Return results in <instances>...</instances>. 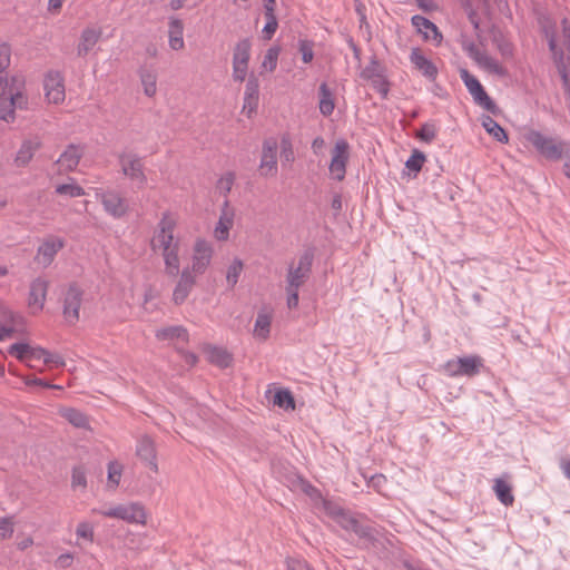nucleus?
<instances>
[{
  "mask_svg": "<svg viewBox=\"0 0 570 570\" xmlns=\"http://www.w3.org/2000/svg\"><path fill=\"white\" fill-rule=\"evenodd\" d=\"M279 52H281V48L277 46H274V47H271L269 49H267V51L264 56V60L262 62V67L269 71H274L277 66V59H278Z\"/></svg>",
  "mask_w": 570,
  "mask_h": 570,
  "instance_id": "44",
  "label": "nucleus"
},
{
  "mask_svg": "<svg viewBox=\"0 0 570 570\" xmlns=\"http://www.w3.org/2000/svg\"><path fill=\"white\" fill-rule=\"evenodd\" d=\"M11 49L7 43L0 45V72L4 71L10 65Z\"/></svg>",
  "mask_w": 570,
  "mask_h": 570,
  "instance_id": "57",
  "label": "nucleus"
},
{
  "mask_svg": "<svg viewBox=\"0 0 570 570\" xmlns=\"http://www.w3.org/2000/svg\"><path fill=\"white\" fill-rule=\"evenodd\" d=\"M175 223L169 219L168 214H164L159 222V234L157 240L164 249L165 269L169 276L176 277L179 274L178 245L171 246L174 239L173 230Z\"/></svg>",
  "mask_w": 570,
  "mask_h": 570,
  "instance_id": "2",
  "label": "nucleus"
},
{
  "mask_svg": "<svg viewBox=\"0 0 570 570\" xmlns=\"http://www.w3.org/2000/svg\"><path fill=\"white\" fill-rule=\"evenodd\" d=\"M412 24L416 28L417 32H420L423 36L424 40H432L436 45H440L443 37L442 33L439 31L438 27L428 18L423 16H413Z\"/></svg>",
  "mask_w": 570,
  "mask_h": 570,
  "instance_id": "17",
  "label": "nucleus"
},
{
  "mask_svg": "<svg viewBox=\"0 0 570 570\" xmlns=\"http://www.w3.org/2000/svg\"><path fill=\"white\" fill-rule=\"evenodd\" d=\"M303 493H305L312 501L315 503H318L321 500H323V495L318 489H316L314 485L309 483V481L306 480V482H301V490Z\"/></svg>",
  "mask_w": 570,
  "mask_h": 570,
  "instance_id": "50",
  "label": "nucleus"
},
{
  "mask_svg": "<svg viewBox=\"0 0 570 570\" xmlns=\"http://www.w3.org/2000/svg\"><path fill=\"white\" fill-rule=\"evenodd\" d=\"M351 531L354 532L360 539L365 540L372 547L376 546L377 538L375 535L376 530L374 528L370 525H363L357 520L355 527H353Z\"/></svg>",
  "mask_w": 570,
  "mask_h": 570,
  "instance_id": "37",
  "label": "nucleus"
},
{
  "mask_svg": "<svg viewBox=\"0 0 570 570\" xmlns=\"http://www.w3.org/2000/svg\"><path fill=\"white\" fill-rule=\"evenodd\" d=\"M483 367V361L478 355H470L450 360L445 364L446 372L452 376H475Z\"/></svg>",
  "mask_w": 570,
  "mask_h": 570,
  "instance_id": "7",
  "label": "nucleus"
},
{
  "mask_svg": "<svg viewBox=\"0 0 570 570\" xmlns=\"http://www.w3.org/2000/svg\"><path fill=\"white\" fill-rule=\"evenodd\" d=\"M248 65L233 63V78L235 81L243 82L247 75Z\"/></svg>",
  "mask_w": 570,
  "mask_h": 570,
  "instance_id": "62",
  "label": "nucleus"
},
{
  "mask_svg": "<svg viewBox=\"0 0 570 570\" xmlns=\"http://www.w3.org/2000/svg\"><path fill=\"white\" fill-rule=\"evenodd\" d=\"M101 203L105 210L115 218H121L128 212L126 199L116 191L109 190L101 194Z\"/></svg>",
  "mask_w": 570,
  "mask_h": 570,
  "instance_id": "13",
  "label": "nucleus"
},
{
  "mask_svg": "<svg viewBox=\"0 0 570 570\" xmlns=\"http://www.w3.org/2000/svg\"><path fill=\"white\" fill-rule=\"evenodd\" d=\"M207 358L210 364L219 368H227L233 363V355L225 348L208 345L205 347Z\"/></svg>",
  "mask_w": 570,
  "mask_h": 570,
  "instance_id": "23",
  "label": "nucleus"
},
{
  "mask_svg": "<svg viewBox=\"0 0 570 570\" xmlns=\"http://www.w3.org/2000/svg\"><path fill=\"white\" fill-rule=\"evenodd\" d=\"M276 150H277V142L275 139H266L263 142V150H262V159H261V174L263 176H268L271 173L272 175L276 174Z\"/></svg>",
  "mask_w": 570,
  "mask_h": 570,
  "instance_id": "15",
  "label": "nucleus"
},
{
  "mask_svg": "<svg viewBox=\"0 0 570 570\" xmlns=\"http://www.w3.org/2000/svg\"><path fill=\"white\" fill-rule=\"evenodd\" d=\"M31 347L28 343L18 342L12 344L8 348V353L10 355L16 356L20 362H27L28 361V354L31 351Z\"/></svg>",
  "mask_w": 570,
  "mask_h": 570,
  "instance_id": "43",
  "label": "nucleus"
},
{
  "mask_svg": "<svg viewBox=\"0 0 570 570\" xmlns=\"http://www.w3.org/2000/svg\"><path fill=\"white\" fill-rule=\"evenodd\" d=\"M76 534L79 538L87 539L89 541H94V528L88 522H80L77 527Z\"/></svg>",
  "mask_w": 570,
  "mask_h": 570,
  "instance_id": "56",
  "label": "nucleus"
},
{
  "mask_svg": "<svg viewBox=\"0 0 570 570\" xmlns=\"http://www.w3.org/2000/svg\"><path fill=\"white\" fill-rule=\"evenodd\" d=\"M478 63L494 75L501 77L507 75V69L502 67L494 58L488 56L487 53L481 57V60Z\"/></svg>",
  "mask_w": 570,
  "mask_h": 570,
  "instance_id": "39",
  "label": "nucleus"
},
{
  "mask_svg": "<svg viewBox=\"0 0 570 570\" xmlns=\"http://www.w3.org/2000/svg\"><path fill=\"white\" fill-rule=\"evenodd\" d=\"M436 136V129L433 124H424L416 134V137L424 142H431Z\"/></svg>",
  "mask_w": 570,
  "mask_h": 570,
  "instance_id": "49",
  "label": "nucleus"
},
{
  "mask_svg": "<svg viewBox=\"0 0 570 570\" xmlns=\"http://www.w3.org/2000/svg\"><path fill=\"white\" fill-rule=\"evenodd\" d=\"M258 96H259V82L255 75H250L247 79L245 97H244V110H248V116L252 112L256 111L258 106Z\"/></svg>",
  "mask_w": 570,
  "mask_h": 570,
  "instance_id": "21",
  "label": "nucleus"
},
{
  "mask_svg": "<svg viewBox=\"0 0 570 570\" xmlns=\"http://www.w3.org/2000/svg\"><path fill=\"white\" fill-rule=\"evenodd\" d=\"M13 533V523L9 518L0 520V537L2 539L10 538Z\"/></svg>",
  "mask_w": 570,
  "mask_h": 570,
  "instance_id": "61",
  "label": "nucleus"
},
{
  "mask_svg": "<svg viewBox=\"0 0 570 570\" xmlns=\"http://www.w3.org/2000/svg\"><path fill=\"white\" fill-rule=\"evenodd\" d=\"M318 95H320V111L323 116H330L332 115L335 105L333 99V92L328 88L326 82H322L318 88Z\"/></svg>",
  "mask_w": 570,
  "mask_h": 570,
  "instance_id": "32",
  "label": "nucleus"
},
{
  "mask_svg": "<svg viewBox=\"0 0 570 570\" xmlns=\"http://www.w3.org/2000/svg\"><path fill=\"white\" fill-rule=\"evenodd\" d=\"M425 159L423 151L414 149L411 157L406 160L405 166L410 171H413L414 175H416L422 169Z\"/></svg>",
  "mask_w": 570,
  "mask_h": 570,
  "instance_id": "40",
  "label": "nucleus"
},
{
  "mask_svg": "<svg viewBox=\"0 0 570 570\" xmlns=\"http://www.w3.org/2000/svg\"><path fill=\"white\" fill-rule=\"evenodd\" d=\"M493 490L498 500L504 504L505 507H510L514 502V497L512 494V487L505 482L503 479L498 478L494 480Z\"/></svg>",
  "mask_w": 570,
  "mask_h": 570,
  "instance_id": "30",
  "label": "nucleus"
},
{
  "mask_svg": "<svg viewBox=\"0 0 570 570\" xmlns=\"http://www.w3.org/2000/svg\"><path fill=\"white\" fill-rule=\"evenodd\" d=\"M56 193L59 195H67L69 197H79L85 195L83 188L77 184L58 185L56 188Z\"/></svg>",
  "mask_w": 570,
  "mask_h": 570,
  "instance_id": "46",
  "label": "nucleus"
},
{
  "mask_svg": "<svg viewBox=\"0 0 570 570\" xmlns=\"http://www.w3.org/2000/svg\"><path fill=\"white\" fill-rule=\"evenodd\" d=\"M379 73H382V69L377 59L373 57L370 63L361 71L360 76L365 80H370Z\"/></svg>",
  "mask_w": 570,
  "mask_h": 570,
  "instance_id": "48",
  "label": "nucleus"
},
{
  "mask_svg": "<svg viewBox=\"0 0 570 570\" xmlns=\"http://www.w3.org/2000/svg\"><path fill=\"white\" fill-rule=\"evenodd\" d=\"M492 42L503 57L512 56V45L505 39L501 29L497 26H492L489 30Z\"/></svg>",
  "mask_w": 570,
  "mask_h": 570,
  "instance_id": "28",
  "label": "nucleus"
},
{
  "mask_svg": "<svg viewBox=\"0 0 570 570\" xmlns=\"http://www.w3.org/2000/svg\"><path fill=\"white\" fill-rule=\"evenodd\" d=\"M252 43L248 38L239 40L233 51V63L248 65L250 59Z\"/></svg>",
  "mask_w": 570,
  "mask_h": 570,
  "instance_id": "33",
  "label": "nucleus"
},
{
  "mask_svg": "<svg viewBox=\"0 0 570 570\" xmlns=\"http://www.w3.org/2000/svg\"><path fill=\"white\" fill-rule=\"evenodd\" d=\"M136 454L140 460L146 462L150 470L155 473L158 472L156 445L150 436L144 435L138 441Z\"/></svg>",
  "mask_w": 570,
  "mask_h": 570,
  "instance_id": "14",
  "label": "nucleus"
},
{
  "mask_svg": "<svg viewBox=\"0 0 570 570\" xmlns=\"http://www.w3.org/2000/svg\"><path fill=\"white\" fill-rule=\"evenodd\" d=\"M49 283L43 278H36L30 284L29 306L36 307L38 311L43 308Z\"/></svg>",
  "mask_w": 570,
  "mask_h": 570,
  "instance_id": "20",
  "label": "nucleus"
},
{
  "mask_svg": "<svg viewBox=\"0 0 570 570\" xmlns=\"http://www.w3.org/2000/svg\"><path fill=\"white\" fill-rule=\"evenodd\" d=\"M320 503H322L323 509L326 512V514L330 515L334 520L344 511L343 508H341L336 503H334L330 500H326L324 498H323V500L320 501Z\"/></svg>",
  "mask_w": 570,
  "mask_h": 570,
  "instance_id": "54",
  "label": "nucleus"
},
{
  "mask_svg": "<svg viewBox=\"0 0 570 570\" xmlns=\"http://www.w3.org/2000/svg\"><path fill=\"white\" fill-rule=\"evenodd\" d=\"M271 323L272 314L266 308L261 309L256 317L254 334L259 338L266 340L269 336Z\"/></svg>",
  "mask_w": 570,
  "mask_h": 570,
  "instance_id": "31",
  "label": "nucleus"
},
{
  "mask_svg": "<svg viewBox=\"0 0 570 570\" xmlns=\"http://www.w3.org/2000/svg\"><path fill=\"white\" fill-rule=\"evenodd\" d=\"M81 156L82 154L79 151L78 146L70 144L57 163L60 164L66 171H72L77 168Z\"/></svg>",
  "mask_w": 570,
  "mask_h": 570,
  "instance_id": "24",
  "label": "nucleus"
},
{
  "mask_svg": "<svg viewBox=\"0 0 570 570\" xmlns=\"http://www.w3.org/2000/svg\"><path fill=\"white\" fill-rule=\"evenodd\" d=\"M122 473V465L116 461H111L108 464V485L111 489H116L119 485Z\"/></svg>",
  "mask_w": 570,
  "mask_h": 570,
  "instance_id": "42",
  "label": "nucleus"
},
{
  "mask_svg": "<svg viewBox=\"0 0 570 570\" xmlns=\"http://www.w3.org/2000/svg\"><path fill=\"white\" fill-rule=\"evenodd\" d=\"M558 71L561 76L563 87L570 97V77L568 75L567 67L563 62V53L562 52H560V65L558 66Z\"/></svg>",
  "mask_w": 570,
  "mask_h": 570,
  "instance_id": "60",
  "label": "nucleus"
},
{
  "mask_svg": "<svg viewBox=\"0 0 570 570\" xmlns=\"http://www.w3.org/2000/svg\"><path fill=\"white\" fill-rule=\"evenodd\" d=\"M23 381L26 383V385L28 386H41V387H45V389H60L59 385H55V384H51L49 383L48 381H45L42 379H38L36 376H24L23 377Z\"/></svg>",
  "mask_w": 570,
  "mask_h": 570,
  "instance_id": "58",
  "label": "nucleus"
},
{
  "mask_svg": "<svg viewBox=\"0 0 570 570\" xmlns=\"http://www.w3.org/2000/svg\"><path fill=\"white\" fill-rule=\"evenodd\" d=\"M562 24V36H563V45L568 50V59L570 60V24L567 18H563L561 21Z\"/></svg>",
  "mask_w": 570,
  "mask_h": 570,
  "instance_id": "64",
  "label": "nucleus"
},
{
  "mask_svg": "<svg viewBox=\"0 0 570 570\" xmlns=\"http://www.w3.org/2000/svg\"><path fill=\"white\" fill-rule=\"evenodd\" d=\"M243 268L244 264L239 258H235L233 263L229 265L227 269L226 281L232 288L237 284L238 277Z\"/></svg>",
  "mask_w": 570,
  "mask_h": 570,
  "instance_id": "41",
  "label": "nucleus"
},
{
  "mask_svg": "<svg viewBox=\"0 0 570 570\" xmlns=\"http://www.w3.org/2000/svg\"><path fill=\"white\" fill-rule=\"evenodd\" d=\"M525 139L537 149V151L549 160H559L563 156L566 144L558 141L552 137H547L540 131L530 130Z\"/></svg>",
  "mask_w": 570,
  "mask_h": 570,
  "instance_id": "3",
  "label": "nucleus"
},
{
  "mask_svg": "<svg viewBox=\"0 0 570 570\" xmlns=\"http://www.w3.org/2000/svg\"><path fill=\"white\" fill-rule=\"evenodd\" d=\"M273 403L285 411L295 410V399L287 389L277 390L274 394Z\"/></svg>",
  "mask_w": 570,
  "mask_h": 570,
  "instance_id": "35",
  "label": "nucleus"
},
{
  "mask_svg": "<svg viewBox=\"0 0 570 570\" xmlns=\"http://www.w3.org/2000/svg\"><path fill=\"white\" fill-rule=\"evenodd\" d=\"M313 261H314V249L307 248L301 255V257L298 259V265L296 267H293V265L289 266L287 277H286V281H287L286 286L299 288L309 277V274L312 272Z\"/></svg>",
  "mask_w": 570,
  "mask_h": 570,
  "instance_id": "6",
  "label": "nucleus"
},
{
  "mask_svg": "<svg viewBox=\"0 0 570 570\" xmlns=\"http://www.w3.org/2000/svg\"><path fill=\"white\" fill-rule=\"evenodd\" d=\"M546 36L548 38V45H549V49L550 51H552L553 53V57H554V60L557 62V67L560 65V52L563 53V51L561 49H558V46H557V41H556V37H554V33L553 32H549L547 29H546Z\"/></svg>",
  "mask_w": 570,
  "mask_h": 570,
  "instance_id": "59",
  "label": "nucleus"
},
{
  "mask_svg": "<svg viewBox=\"0 0 570 570\" xmlns=\"http://www.w3.org/2000/svg\"><path fill=\"white\" fill-rule=\"evenodd\" d=\"M40 148L39 141L26 140L22 142L14 159L18 167H23L32 159L33 154Z\"/></svg>",
  "mask_w": 570,
  "mask_h": 570,
  "instance_id": "26",
  "label": "nucleus"
},
{
  "mask_svg": "<svg viewBox=\"0 0 570 570\" xmlns=\"http://www.w3.org/2000/svg\"><path fill=\"white\" fill-rule=\"evenodd\" d=\"M71 487L73 489L77 487L82 489L87 488L86 469L83 465L73 466L71 474Z\"/></svg>",
  "mask_w": 570,
  "mask_h": 570,
  "instance_id": "45",
  "label": "nucleus"
},
{
  "mask_svg": "<svg viewBox=\"0 0 570 570\" xmlns=\"http://www.w3.org/2000/svg\"><path fill=\"white\" fill-rule=\"evenodd\" d=\"M65 243L62 239L58 238L56 240H46L38 248V256L42 257V263L45 265H49L58 250L63 247Z\"/></svg>",
  "mask_w": 570,
  "mask_h": 570,
  "instance_id": "25",
  "label": "nucleus"
},
{
  "mask_svg": "<svg viewBox=\"0 0 570 570\" xmlns=\"http://www.w3.org/2000/svg\"><path fill=\"white\" fill-rule=\"evenodd\" d=\"M43 363L50 367H61L65 366V361L61 355L58 353H51L46 350V354H43Z\"/></svg>",
  "mask_w": 570,
  "mask_h": 570,
  "instance_id": "55",
  "label": "nucleus"
},
{
  "mask_svg": "<svg viewBox=\"0 0 570 570\" xmlns=\"http://www.w3.org/2000/svg\"><path fill=\"white\" fill-rule=\"evenodd\" d=\"M213 248L204 239H197L194 246L191 273L203 274L210 263Z\"/></svg>",
  "mask_w": 570,
  "mask_h": 570,
  "instance_id": "11",
  "label": "nucleus"
},
{
  "mask_svg": "<svg viewBox=\"0 0 570 570\" xmlns=\"http://www.w3.org/2000/svg\"><path fill=\"white\" fill-rule=\"evenodd\" d=\"M156 337L160 341H173L175 338H180L186 343L189 341L188 332L181 325L160 328L156 332Z\"/></svg>",
  "mask_w": 570,
  "mask_h": 570,
  "instance_id": "29",
  "label": "nucleus"
},
{
  "mask_svg": "<svg viewBox=\"0 0 570 570\" xmlns=\"http://www.w3.org/2000/svg\"><path fill=\"white\" fill-rule=\"evenodd\" d=\"M22 83L23 81L19 77H12L11 80L0 77L1 120L13 122L16 119V109L27 108L28 98L20 90Z\"/></svg>",
  "mask_w": 570,
  "mask_h": 570,
  "instance_id": "1",
  "label": "nucleus"
},
{
  "mask_svg": "<svg viewBox=\"0 0 570 570\" xmlns=\"http://www.w3.org/2000/svg\"><path fill=\"white\" fill-rule=\"evenodd\" d=\"M232 226L233 218L227 216L226 212L224 210L215 227V237L218 240H226L229 236V229L232 228Z\"/></svg>",
  "mask_w": 570,
  "mask_h": 570,
  "instance_id": "38",
  "label": "nucleus"
},
{
  "mask_svg": "<svg viewBox=\"0 0 570 570\" xmlns=\"http://www.w3.org/2000/svg\"><path fill=\"white\" fill-rule=\"evenodd\" d=\"M411 62L415 66V68L421 71L426 78L430 80H434L438 76L436 66L425 58L419 48L412 49L410 56Z\"/></svg>",
  "mask_w": 570,
  "mask_h": 570,
  "instance_id": "22",
  "label": "nucleus"
},
{
  "mask_svg": "<svg viewBox=\"0 0 570 570\" xmlns=\"http://www.w3.org/2000/svg\"><path fill=\"white\" fill-rule=\"evenodd\" d=\"M101 28H85L80 35V39L77 46V56L86 57L89 51L98 43L101 39Z\"/></svg>",
  "mask_w": 570,
  "mask_h": 570,
  "instance_id": "18",
  "label": "nucleus"
},
{
  "mask_svg": "<svg viewBox=\"0 0 570 570\" xmlns=\"http://www.w3.org/2000/svg\"><path fill=\"white\" fill-rule=\"evenodd\" d=\"M139 77L144 86V92L148 97H154L157 90V76L154 71L142 68L139 70Z\"/></svg>",
  "mask_w": 570,
  "mask_h": 570,
  "instance_id": "36",
  "label": "nucleus"
},
{
  "mask_svg": "<svg viewBox=\"0 0 570 570\" xmlns=\"http://www.w3.org/2000/svg\"><path fill=\"white\" fill-rule=\"evenodd\" d=\"M335 521L346 531H351L357 521L348 511H344L335 519Z\"/></svg>",
  "mask_w": 570,
  "mask_h": 570,
  "instance_id": "53",
  "label": "nucleus"
},
{
  "mask_svg": "<svg viewBox=\"0 0 570 570\" xmlns=\"http://www.w3.org/2000/svg\"><path fill=\"white\" fill-rule=\"evenodd\" d=\"M460 76L476 105L481 106L494 116L500 114L498 105L487 94L483 86L473 75H471L466 69H461Z\"/></svg>",
  "mask_w": 570,
  "mask_h": 570,
  "instance_id": "4",
  "label": "nucleus"
},
{
  "mask_svg": "<svg viewBox=\"0 0 570 570\" xmlns=\"http://www.w3.org/2000/svg\"><path fill=\"white\" fill-rule=\"evenodd\" d=\"M195 284H196L195 276L193 275V273L190 272L189 268H185L181 272L180 278H179V281L174 289V293H173L174 304L181 305L188 297V295Z\"/></svg>",
  "mask_w": 570,
  "mask_h": 570,
  "instance_id": "16",
  "label": "nucleus"
},
{
  "mask_svg": "<svg viewBox=\"0 0 570 570\" xmlns=\"http://www.w3.org/2000/svg\"><path fill=\"white\" fill-rule=\"evenodd\" d=\"M61 416L66 419L75 428L87 429L89 426L88 417L81 411L73 407H66L61 410Z\"/></svg>",
  "mask_w": 570,
  "mask_h": 570,
  "instance_id": "34",
  "label": "nucleus"
},
{
  "mask_svg": "<svg viewBox=\"0 0 570 570\" xmlns=\"http://www.w3.org/2000/svg\"><path fill=\"white\" fill-rule=\"evenodd\" d=\"M45 90L49 102L59 104L65 100V85L59 72H48L45 79Z\"/></svg>",
  "mask_w": 570,
  "mask_h": 570,
  "instance_id": "12",
  "label": "nucleus"
},
{
  "mask_svg": "<svg viewBox=\"0 0 570 570\" xmlns=\"http://www.w3.org/2000/svg\"><path fill=\"white\" fill-rule=\"evenodd\" d=\"M482 126L487 130V132L499 142L505 144L509 141V136L507 131L492 117L482 116Z\"/></svg>",
  "mask_w": 570,
  "mask_h": 570,
  "instance_id": "27",
  "label": "nucleus"
},
{
  "mask_svg": "<svg viewBox=\"0 0 570 570\" xmlns=\"http://www.w3.org/2000/svg\"><path fill=\"white\" fill-rule=\"evenodd\" d=\"M281 158L287 163H292L295 159L292 142L288 137H283L281 140Z\"/></svg>",
  "mask_w": 570,
  "mask_h": 570,
  "instance_id": "51",
  "label": "nucleus"
},
{
  "mask_svg": "<svg viewBox=\"0 0 570 570\" xmlns=\"http://www.w3.org/2000/svg\"><path fill=\"white\" fill-rule=\"evenodd\" d=\"M348 144L346 140L341 139L336 141L333 149V156L330 164V171L334 176V179L341 181L344 179L346 174V164L348 160Z\"/></svg>",
  "mask_w": 570,
  "mask_h": 570,
  "instance_id": "10",
  "label": "nucleus"
},
{
  "mask_svg": "<svg viewBox=\"0 0 570 570\" xmlns=\"http://www.w3.org/2000/svg\"><path fill=\"white\" fill-rule=\"evenodd\" d=\"M298 50L302 53L304 63H309L314 58L313 42L308 40H299Z\"/></svg>",
  "mask_w": 570,
  "mask_h": 570,
  "instance_id": "52",
  "label": "nucleus"
},
{
  "mask_svg": "<svg viewBox=\"0 0 570 570\" xmlns=\"http://www.w3.org/2000/svg\"><path fill=\"white\" fill-rule=\"evenodd\" d=\"M94 512H99L105 517L121 519L129 523L145 524L147 519L145 508L140 503L120 504L106 511L94 510Z\"/></svg>",
  "mask_w": 570,
  "mask_h": 570,
  "instance_id": "8",
  "label": "nucleus"
},
{
  "mask_svg": "<svg viewBox=\"0 0 570 570\" xmlns=\"http://www.w3.org/2000/svg\"><path fill=\"white\" fill-rule=\"evenodd\" d=\"M82 297V288L76 282L70 283L62 298V315L68 324L75 325L79 321Z\"/></svg>",
  "mask_w": 570,
  "mask_h": 570,
  "instance_id": "5",
  "label": "nucleus"
},
{
  "mask_svg": "<svg viewBox=\"0 0 570 570\" xmlns=\"http://www.w3.org/2000/svg\"><path fill=\"white\" fill-rule=\"evenodd\" d=\"M22 322V317L16 315L8 307L0 304V341L12 336L16 332L14 325Z\"/></svg>",
  "mask_w": 570,
  "mask_h": 570,
  "instance_id": "19",
  "label": "nucleus"
},
{
  "mask_svg": "<svg viewBox=\"0 0 570 570\" xmlns=\"http://www.w3.org/2000/svg\"><path fill=\"white\" fill-rule=\"evenodd\" d=\"M287 570H312L306 561L299 559H287Z\"/></svg>",
  "mask_w": 570,
  "mask_h": 570,
  "instance_id": "63",
  "label": "nucleus"
},
{
  "mask_svg": "<svg viewBox=\"0 0 570 570\" xmlns=\"http://www.w3.org/2000/svg\"><path fill=\"white\" fill-rule=\"evenodd\" d=\"M121 173L131 180L145 185L147 176L144 173L142 159L135 153H121L118 156Z\"/></svg>",
  "mask_w": 570,
  "mask_h": 570,
  "instance_id": "9",
  "label": "nucleus"
},
{
  "mask_svg": "<svg viewBox=\"0 0 570 570\" xmlns=\"http://www.w3.org/2000/svg\"><path fill=\"white\" fill-rule=\"evenodd\" d=\"M374 89H376L383 98H386L390 91V82L382 73L370 79Z\"/></svg>",
  "mask_w": 570,
  "mask_h": 570,
  "instance_id": "47",
  "label": "nucleus"
}]
</instances>
